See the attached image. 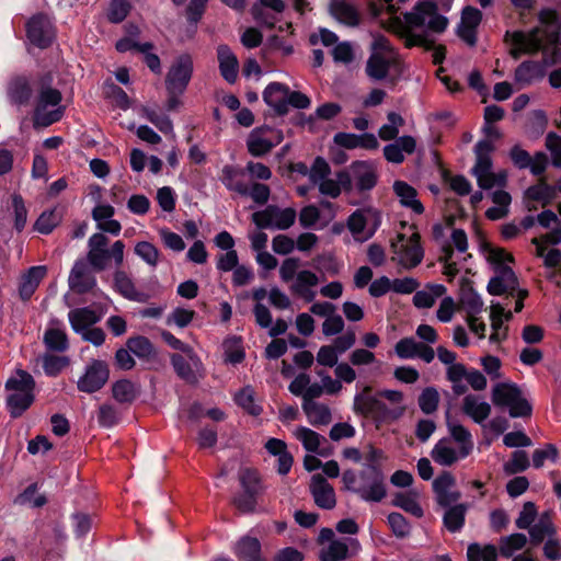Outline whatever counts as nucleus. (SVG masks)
I'll list each match as a JSON object with an SVG mask.
<instances>
[{
  "label": "nucleus",
  "mask_w": 561,
  "mask_h": 561,
  "mask_svg": "<svg viewBox=\"0 0 561 561\" xmlns=\"http://www.w3.org/2000/svg\"><path fill=\"white\" fill-rule=\"evenodd\" d=\"M319 279L317 275L310 271H300L296 277V284L293 286V290L306 298L307 301H311L314 298V293L310 291V287H314Z\"/></svg>",
  "instance_id": "42"
},
{
  "label": "nucleus",
  "mask_w": 561,
  "mask_h": 561,
  "mask_svg": "<svg viewBox=\"0 0 561 561\" xmlns=\"http://www.w3.org/2000/svg\"><path fill=\"white\" fill-rule=\"evenodd\" d=\"M302 410L313 426L328 425L332 420L331 411L324 404L312 403L308 407L302 405Z\"/></svg>",
  "instance_id": "44"
},
{
  "label": "nucleus",
  "mask_w": 561,
  "mask_h": 561,
  "mask_svg": "<svg viewBox=\"0 0 561 561\" xmlns=\"http://www.w3.org/2000/svg\"><path fill=\"white\" fill-rule=\"evenodd\" d=\"M289 87L280 82H271L263 91V101L274 110L276 116H284L288 113L286 93Z\"/></svg>",
  "instance_id": "13"
},
{
  "label": "nucleus",
  "mask_w": 561,
  "mask_h": 561,
  "mask_svg": "<svg viewBox=\"0 0 561 561\" xmlns=\"http://www.w3.org/2000/svg\"><path fill=\"white\" fill-rule=\"evenodd\" d=\"M44 343L53 352H65L69 347L67 334L59 329H48L44 334Z\"/></svg>",
  "instance_id": "47"
},
{
  "label": "nucleus",
  "mask_w": 561,
  "mask_h": 561,
  "mask_svg": "<svg viewBox=\"0 0 561 561\" xmlns=\"http://www.w3.org/2000/svg\"><path fill=\"white\" fill-rule=\"evenodd\" d=\"M329 10L334 19L345 25L357 26L360 22L358 10L345 0H331Z\"/></svg>",
  "instance_id": "23"
},
{
  "label": "nucleus",
  "mask_w": 561,
  "mask_h": 561,
  "mask_svg": "<svg viewBox=\"0 0 561 561\" xmlns=\"http://www.w3.org/2000/svg\"><path fill=\"white\" fill-rule=\"evenodd\" d=\"M312 266L317 271L321 273H328L331 276L337 275L340 273V264L336 262L334 255L331 253L318 254L312 260Z\"/></svg>",
  "instance_id": "58"
},
{
  "label": "nucleus",
  "mask_w": 561,
  "mask_h": 561,
  "mask_svg": "<svg viewBox=\"0 0 561 561\" xmlns=\"http://www.w3.org/2000/svg\"><path fill=\"white\" fill-rule=\"evenodd\" d=\"M47 107L35 106L33 113V126L34 128L48 127L64 117L65 107L58 106L51 111H46Z\"/></svg>",
  "instance_id": "41"
},
{
  "label": "nucleus",
  "mask_w": 561,
  "mask_h": 561,
  "mask_svg": "<svg viewBox=\"0 0 561 561\" xmlns=\"http://www.w3.org/2000/svg\"><path fill=\"white\" fill-rule=\"evenodd\" d=\"M194 72V62L190 54H181L170 66L164 84L165 89L185 92Z\"/></svg>",
  "instance_id": "7"
},
{
  "label": "nucleus",
  "mask_w": 561,
  "mask_h": 561,
  "mask_svg": "<svg viewBox=\"0 0 561 561\" xmlns=\"http://www.w3.org/2000/svg\"><path fill=\"white\" fill-rule=\"evenodd\" d=\"M127 348L138 358L150 360L156 357V348L151 341L144 335L131 336L126 341Z\"/></svg>",
  "instance_id": "34"
},
{
  "label": "nucleus",
  "mask_w": 561,
  "mask_h": 561,
  "mask_svg": "<svg viewBox=\"0 0 561 561\" xmlns=\"http://www.w3.org/2000/svg\"><path fill=\"white\" fill-rule=\"evenodd\" d=\"M530 466L528 455L525 450H515L511 459L503 466L506 474H515L526 471Z\"/></svg>",
  "instance_id": "50"
},
{
  "label": "nucleus",
  "mask_w": 561,
  "mask_h": 561,
  "mask_svg": "<svg viewBox=\"0 0 561 561\" xmlns=\"http://www.w3.org/2000/svg\"><path fill=\"white\" fill-rule=\"evenodd\" d=\"M546 76L545 65L540 61L525 60L514 72L515 81L518 83L530 84L535 80H541Z\"/></svg>",
  "instance_id": "26"
},
{
  "label": "nucleus",
  "mask_w": 561,
  "mask_h": 561,
  "mask_svg": "<svg viewBox=\"0 0 561 561\" xmlns=\"http://www.w3.org/2000/svg\"><path fill=\"white\" fill-rule=\"evenodd\" d=\"M459 305L468 316L478 314L483 308V301L474 289L473 282L467 277L460 280Z\"/></svg>",
  "instance_id": "14"
},
{
  "label": "nucleus",
  "mask_w": 561,
  "mask_h": 561,
  "mask_svg": "<svg viewBox=\"0 0 561 561\" xmlns=\"http://www.w3.org/2000/svg\"><path fill=\"white\" fill-rule=\"evenodd\" d=\"M46 273V266L38 265L30 267L22 276L19 286V295L23 301L31 299Z\"/></svg>",
  "instance_id": "19"
},
{
  "label": "nucleus",
  "mask_w": 561,
  "mask_h": 561,
  "mask_svg": "<svg viewBox=\"0 0 561 561\" xmlns=\"http://www.w3.org/2000/svg\"><path fill=\"white\" fill-rule=\"evenodd\" d=\"M36 89L38 92L36 105L38 107H58L61 106V92L53 87L54 75L51 71L35 72Z\"/></svg>",
  "instance_id": "11"
},
{
  "label": "nucleus",
  "mask_w": 561,
  "mask_h": 561,
  "mask_svg": "<svg viewBox=\"0 0 561 561\" xmlns=\"http://www.w3.org/2000/svg\"><path fill=\"white\" fill-rule=\"evenodd\" d=\"M5 390L13 392H34L36 383L34 377L24 369H16L15 376L5 381Z\"/></svg>",
  "instance_id": "35"
},
{
  "label": "nucleus",
  "mask_w": 561,
  "mask_h": 561,
  "mask_svg": "<svg viewBox=\"0 0 561 561\" xmlns=\"http://www.w3.org/2000/svg\"><path fill=\"white\" fill-rule=\"evenodd\" d=\"M387 519L392 534L397 538L403 539L410 536L411 525L401 513L392 512L388 515Z\"/></svg>",
  "instance_id": "53"
},
{
  "label": "nucleus",
  "mask_w": 561,
  "mask_h": 561,
  "mask_svg": "<svg viewBox=\"0 0 561 561\" xmlns=\"http://www.w3.org/2000/svg\"><path fill=\"white\" fill-rule=\"evenodd\" d=\"M241 492L232 499V504L242 514L255 512L257 500L264 492L261 476L256 469L244 468L239 472Z\"/></svg>",
  "instance_id": "2"
},
{
  "label": "nucleus",
  "mask_w": 561,
  "mask_h": 561,
  "mask_svg": "<svg viewBox=\"0 0 561 561\" xmlns=\"http://www.w3.org/2000/svg\"><path fill=\"white\" fill-rule=\"evenodd\" d=\"M68 320L71 329L81 334L92 325L96 324L101 317L90 307L76 308L69 311Z\"/></svg>",
  "instance_id": "21"
},
{
  "label": "nucleus",
  "mask_w": 561,
  "mask_h": 561,
  "mask_svg": "<svg viewBox=\"0 0 561 561\" xmlns=\"http://www.w3.org/2000/svg\"><path fill=\"white\" fill-rule=\"evenodd\" d=\"M135 253L151 266L158 264L159 250L148 241L138 242L135 245Z\"/></svg>",
  "instance_id": "63"
},
{
  "label": "nucleus",
  "mask_w": 561,
  "mask_h": 561,
  "mask_svg": "<svg viewBox=\"0 0 561 561\" xmlns=\"http://www.w3.org/2000/svg\"><path fill=\"white\" fill-rule=\"evenodd\" d=\"M217 57L221 77L228 83H234L237 81L239 70V61L237 56L231 51L229 46L219 45L217 48Z\"/></svg>",
  "instance_id": "18"
},
{
  "label": "nucleus",
  "mask_w": 561,
  "mask_h": 561,
  "mask_svg": "<svg viewBox=\"0 0 561 561\" xmlns=\"http://www.w3.org/2000/svg\"><path fill=\"white\" fill-rule=\"evenodd\" d=\"M114 289L130 301L144 302L146 295L136 289L126 272L117 270L114 273Z\"/></svg>",
  "instance_id": "25"
},
{
  "label": "nucleus",
  "mask_w": 561,
  "mask_h": 561,
  "mask_svg": "<svg viewBox=\"0 0 561 561\" xmlns=\"http://www.w3.org/2000/svg\"><path fill=\"white\" fill-rule=\"evenodd\" d=\"M73 523V531L77 538L85 537L91 530L93 518L91 515L82 512H77L71 515Z\"/></svg>",
  "instance_id": "62"
},
{
  "label": "nucleus",
  "mask_w": 561,
  "mask_h": 561,
  "mask_svg": "<svg viewBox=\"0 0 561 561\" xmlns=\"http://www.w3.org/2000/svg\"><path fill=\"white\" fill-rule=\"evenodd\" d=\"M481 250L488 254L486 260L492 266L515 262L513 254L503 248H495L489 242H483Z\"/></svg>",
  "instance_id": "49"
},
{
  "label": "nucleus",
  "mask_w": 561,
  "mask_h": 561,
  "mask_svg": "<svg viewBox=\"0 0 561 561\" xmlns=\"http://www.w3.org/2000/svg\"><path fill=\"white\" fill-rule=\"evenodd\" d=\"M531 458L534 468L540 469L545 465L546 460L553 463L558 462L560 459V451L554 444L548 443L543 448L535 449Z\"/></svg>",
  "instance_id": "48"
},
{
  "label": "nucleus",
  "mask_w": 561,
  "mask_h": 561,
  "mask_svg": "<svg viewBox=\"0 0 561 561\" xmlns=\"http://www.w3.org/2000/svg\"><path fill=\"white\" fill-rule=\"evenodd\" d=\"M554 195V187L548 184L545 179H541L538 184L529 186L524 193L525 199L540 202L543 206L549 204Z\"/></svg>",
  "instance_id": "40"
},
{
  "label": "nucleus",
  "mask_w": 561,
  "mask_h": 561,
  "mask_svg": "<svg viewBox=\"0 0 561 561\" xmlns=\"http://www.w3.org/2000/svg\"><path fill=\"white\" fill-rule=\"evenodd\" d=\"M113 398L122 404H131L139 396V389L129 379H119L112 385Z\"/></svg>",
  "instance_id": "30"
},
{
  "label": "nucleus",
  "mask_w": 561,
  "mask_h": 561,
  "mask_svg": "<svg viewBox=\"0 0 561 561\" xmlns=\"http://www.w3.org/2000/svg\"><path fill=\"white\" fill-rule=\"evenodd\" d=\"M449 439H439L431 451V457L440 466L450 467L460 458L457 451L448 446Z\"/></svg>",
  "instance_id": "36"
},
{
  "label": "nucleus",
  "mask_w": 561,
  "mask_h": 561,
  "mask_svg": "<svg viewBox=\"0 0 561 561\" xmlns=\"http://www.w3.org/2000/svg\"><path fill=\"white\" fill-rule=\"evenodd\" d=\"M274 218V228L287 230L295 224L296 210L291 207L280 209L275 205Z\"/></svg>",
  "instance_id": "59"
},
{
  "label": "nucleus",
  "mask_w": 561,
  "mask_h": 561,
  "mask_svg": "<svg viewBox=\"0 0 561 561\" xmlns=\"http://www.w3.org/2000/svg\"><path fill=\"white\" fill-rule=\"evenodd\" d=\"M416 148V140L410 135L399 137L394 142L383 147V157L388 162L400 164L404 161V152L412 154Z\"/></svg>",
  "instance_id": "16"
},
{
  "label": "nucleus",
  "mask_w": 561,
  "mask_h": 561,
  "mask_svg": "<svg viewBox=\"0 0 561 561\" xmlns=\"http://www.w3.org/2000/svg\"><path fill=\"white\" fill-rule=\"evenodd\" d=\"M131 8V3L128 0H111L106 18L110 23L119 24L128 16Z\"/></svg>",
  "instance_id": "46"
},
{
  "label": "nucleus",
  "mask_w": 561,
  "mask_h": 561,
  "mask_svg": "<svg viewBox=\"0 0 561 561\" xmlns=\"http://www.w3.org/2000/svg\"><path fill=\"white\" fill-rule=\"evenodd\" d=\"M520 388L514 382H500L493 387L492 402L496 407H510L520 394Z\"/></svg>",
  "instance_id": "28"
},
{
  "label": "nucleus",
  "mask_w": 561,
  "mask_h": 561,
  "mask_svg": "<svg viewBox=\"0 0 561 561\" xmlns=\"http://www.w3.org/2000/svg\"><path fill=\"white\" fill-rule=\"evenodd\" d=\"M413 26L407 24L404 18L394 16L389 19V31L398 37L404 39L407 48L423 47L425 50L434 48V39L430 38L426 33L416 34L411 31Z\"/></svg>",
  "instance_id": "10"
},
{
  "label": "nucleus",
  "mask_w": 561,
  "mask_h": 561,
  "mask_svg": "<svg viewBox=\"0 0 561 561\" xmlns=\"http://www.w3.org/2000/svg\"><path fill=\"white\" fill-rule=\"evenodd\" d=\"M527 537L522 533L501 537L499 551L504 558H511L515 551L522 550L527 545Z\"/></svg>",
  "instance_id": "43"
},
{
  "label": "nucleus",
  "mask_w": 561,
  "mask_h": 561,
  "mask_svg": "<svg viewBox=\"0 0 561 561\" xmlns=\"http://www.w3.org/2000/svg\"><path fill=\"white\" fill-rule=\"evenodd\" d=\"M370 392L371 387L366 386L362 392L355 394L353 404L355 414L370 419L377 428L402 416L404 412L403 407L391 409L383 401L371 396Z\"/></svg>",
  "instance_id": "1"
},
{
  "label": "nucleus",
  "mask_w": 561,
  "mask_h": 561,
  "mask_svg": "<svg viewBox=\"0 0 561 561\" xmlns=\"http://www.w3.org/2000/svg\"><path fill=\"white\" fill-rule=\"evenodd\" d=\"M462 411L476 423L481 424L491 413V405L488 402H478L473 394L463 398Z\"/></svg>",
  "instance_id": "31"
},
{
  "label": "nucleus",
  "mask_w": 561,
  "mask_h": 561,
  "mask_svg": "<svg viewBox=\"0 0 561 561\" xmlns=\"http://www.w3.org/2000/svg\"><path fill=\"white\" fill-rule=\"evenodd\" d=\"M34 392H13L5 399V407L11 419L21 417L34 403Z\"/></svg>",
  "instance_id": "27"
},
{
  "label": "nucleus",
  "mask_w": 561,
  "mask_h": 561,
  "mask_svg": "<svg viewBox=\"0 0 561 561\" xmlns=\"http://www.w3.org/2000/svg\"><path fill=\"white\" fill-rule=\"evenodd\" d=\"M11 199L14 216L13 227L18 232H22L26 226L27 209L24 199L20 194L13 193Z\"/></svg>",
  "instance_id": "52"
},
{
  "label": "nucleus",
  "mask_w": 561,
  "mask_h": 561,
  "mask_svg": "<svg viewBox=\"0 0 561 561\" xmlns=\"http://www.w3.org/2000/svg\"><path fill=\"white\" fill-rule=\"evenodd\" d=\"M236 404L252 416H259L263 412L262 405L255 402V393L251 386L241 388L233 398Z\"/></svg>",
  "instance_id": "37"
},
{
  "label": "nucleus",
  "mask_w": 561,
  "mask_h": 561,
  "mask_svg": "<svg viewBox=\"0 0 561 561\" xmlns=\"http://www.w3.org/2000/svg\"><path fill=\"white\" fill-rule=\"evenodd\" d=\"M401 253L407 262H409L410 267H415L422 262L424 250L421 245V236L419 232L412 233L409 242L401 247Z\"/></svg>",
  "instance_id": "39"
},
{
  "label": "nucleus",
  "mask_w": 561,
  "mask_h": 561,
  "mask_svg": "<svg viewBox=\"0 0 561 561\" xmlns=\"http://www.w3.org/2000/svg\"><path fill=\"white\" fill-rule=\"evenodd\" d=\"M447 426L454 440L460 444L459 456L466 458L473 449L471 433L461 424H455L447 419Z\"/></svg>",
  "instance_id": "33"
},
{
  "label": "nucleus",
  "mask_w": 561,
  "mask_h": 561,
  "mask_svg": "<svg viewBox=\"0 0 561 561\" xmlns=\"http://www.w3.org/2000/svg\"><path fill=\"white\" fill-rule=\"evenodd\" d=\"M392 187L403 207L412 209L413 213L417 215L424 213L423 204L416 198L417 191L412 185L404 181L397 180Z\"/></svg>",
  "instance_id": "22"
},
{
  "label": "nucleus",
  "mask_w": 561,
  "mask_h": 561,
  "mask_svg": "<svg viewBox=\"0 0 561 561\" xmlns=\"http://www.w3.org/2000/svg\"><path fill=\"white\" fill-rule=\"evenodd\" d=\"M296 437L301 442L304 448L307 451L318 454L322 457L329 456V453H323V450H320L321 442H325V438L319 433L308 427L299 426L296 430Z\"/></svg>",
  "instance_id": "32"
},
{
  "label": "nucleus",
  "mask_w": 561,
  "mask_h": 561,
  "mask_svg": "<svg viewBox=\"0 0 561 561\" xmlns=\"http://www.w3.org/2000/svg\"><path fill=\"white\" fill-rule=\"evenodd\" d=\"M171 365L181 379L188 383L196 382V376L191 364L181 354L174 353L171 355Z\"/></svg>",
  "instance_id": "54"
},
{
  "label": "nucleus",
  "mask_w": 561,
  "mask_h": 561,
  "mask_svg": "<svg viewBox=\"0 0 561 561\" xmlns=\"http://www.w3.org/2000/svg\"><path fill=\"white\" fill-rule=\"evenodd\" d=\"M350 168L359 193L371 191L377 185L378 175L367 161H354Z\"/></svg>",
  "instance_id": "15"
},
{
  "label": "nucleus",
  "mask_w": 561,
  "mask_h": 561,
  "mask_svg": "<svg viewBox=\"0 0 561 561\" xmlns=\"http://www.w3.org/2000/svg\"><path fill=\"white\" fill-rule=\"evenodd\" d=\"M145 116L164 135H168L173 131V123L167 114H161L154 110L146 108Z\"/></svg>",
  "instance_id": "60"
},
{
  "label": "nucleus",
  "mask_w": 561,
  "mask_h": 561,
  "mask_svg": "<svg viewBox=\"0 0 561 561\" xmlns=\"http://www.w3.org/2000/svg\"><path fill=\"white\" fill-rule=\"evenodd\" d=\"M439 393L435 387H426L417 398V403L424 414H433L439 405Z\"/></svg>",
  "instance_id": "45"
},
{
  "label": "nucleus",
  "mask_w": 561,
  "mask_h": 561,
  "mask_svg": "<svg viewBox=\"0 0 561 561\" xmlns=\"http://www.w3.org/2000/svg\"><path fill=\"white\" fill-rule=\"evenodd\" d=\"M247 146L253 157H263L273 149L274 144L268 139L255 137V135L251 134Z\"/></svg>",
  "instance_id": "64"
},
{
  "label": "nucleus",
  "mask_w": 561,
  "mask_h": 561,
  "mask_svg": "<svg viewBox=\"0 0 561 561\" xmlns=\"http://www.w3.org/2000/svg\"><path fill=\"white\" fill-rule=\"evenodd\" d=\"M121 421L117 409L112 404H101L98 410V423L101 427L112 428Z\"/></svg>",
  "instance_id": "55"
},
{
  "label": "nucleus",
  "mask_w": 561,
  "mask_h": 561,
  "mask_svg": "<svg viewBox=\"0 0 561 561\" xmlns=\"http://www.w3.org/2000/svg\"><path fill=\"white\" fill-rule=\"evenodd\" d=\"M348 558V547L342 540H333L320 552L321 561H343Z\"/></svg>",
  "instance_id": "51"
},
{
  "label": "nucleus",
  "mask_w": 561,
  "mask_h": 561,
  "mask_svg": "<svg viewBox=\"0 0 561 561\" xmlns=\"http://www.w3.org/2000/svg\"><path fill=\"white\" fill-rule=\"evenodd\" d=\"M36 89L35 72L14 75L7 84V98L11 105L19 108L31 104Z\"/></svg>",
  "instance_id": "5"
},
{
  "label": "nucleus",
  "mask_w": 561,
  "mask_h": 561,
  "mask_svg": "<svg viewBox=\"0 0 561 561\" xmlns=\"http://www.w3.org/2000/svg\"><path fill=\"white\" fill-rule=\"evenodd\" d=\"M110 377L108 365L101 359H93L87 366L85 373L78 380L77 387L85 393H93L103 388Z\"/></svg>",
  "instance_id": "9"
},
{
  "label": "nucleus",
  "mask_w": 561,
  "mask_h": 561,
  "mask_svg": "<svg viewBox=\"0 0 561 561\" xmlns=\"http://www.w3.org/2000/svg\"><path fill=\"white\" fill-rule=\"evenodd\" d=\"M93 272L84 260H77L68 278L70 289L78 295H85L88 293L96 295L100 289L98 288Z\"/></svg>",
  "instance_id": "8"
},
{
  "label": "nucleus",
  "mask_w": 561,
  "mask_h": 561,
  "mask_svg": "<svg viewBox=\"0 0 561 561\" xmlns=\"http://www.w3.org/2000/svg\"><path fill=\"white\" fill-rule=\"evenodd\" d=\"M538 515L537 506L534 502H526L515 520L518 529H528L535 522Z\"/></svg>",
  "instance_id": "61"
},
{
  "label": "nucleus",
  "mask_w": 561,
  "mask_h": 561,
  "mask_svg": "<svg viewBox=\"0 0 561 561\" xmlns=\"http://www.w3.org/2000/svg\"><path fill=\"white\" fill-rule=\"evenodd\" d=\"M504 41L515 46L510 51L511 56L514 59H519L522 54L526 51V48L528 46L526 33L523 31H506L504 35Z\"/></svg>",
  "instance_id": "57"
},
{
  "label": "nucleus",
  "mask_w": 561,
  "mask_h": 561,
  "mask_svg": "<svg viewBox=\"0 0 561 561\" xmlns=\"http://www.w3.org/2000/svg\"><path fill=\"white\" fill-rule=\"evenodd\" d=\"M310 493L318 507L322 510L335 507L336 497L334 489L322 474L316 473L311 477Z\"/></svg>",
  "instance_id": "12"
},
{
  "label": "nucleus",
  "mask_w": 561,
  "mask_h": 561,
  "mask_svg": "<svg viewBox=\"0 0 561 561\" xmlns=\"http://www.w3.org/2000/svg\"><path fill=\"white\" fill-rule=\"evenodd\" d=\"M438 4L433 0H417L412 11L403 13L408 25L423 27L426 18L430 16L427 28L431 32L442 34L448 26V19L437 13Z\"/></svg>",
  "instance_id": "3"
},
{
  "label": "nucleus",
  "mask_w": 561,
  "mask_h": 561,
  "mask_svg": "<svg viewBox=\"0 0 561 561\" xmlns=\"http://www.w3.org/2000/svg\"><path fill=\"white\" fill-rule=\"evenodd\" d=\"M467 505L456 504L450 506L444 514L443 523L444 526L450 533H458L462 529L466 523Z\"/></svg>",
  "instance_id": "38"
},
{
  "label": "nucleus",
  "mask_w": 561,
  "mask_h": 561,
  "mask_svg": "<svg viewBox=\"0 0 561 561\" xmlns=\"http://www.w3.org/2000/svg\"><path fill=\"white\" fill-rule=\"evenodd\" d=\"M65 215V208L55 206L44 210L36 219L33 229L42 234H49L60 225Z\"/></svg>",
  "instance_id": "24"
},
{
  "label": "nucleus",
  "mask_w": 561,
  "mask_h": 561,
  "mask_svg": "<svg viewBox=\"0 0 561 561\" xmlns=\"http://www.w3.org/2000/svg\"><path fill=\"white\" fill-rule=\"evenodd\" d=\"M245 172L243 169L233 164H226L221 169L219 180L228 191L245 195L248 193V184L243 180Z\"/></svg>",
  "instance_id": "17"
},
{
  "label": "nucleus",
  "mask_w": 561,
  "mask_h": 561,
  "mask_svg": "<svg viewBox=\"0 0 561 561\" xmlns=\"http://www.w3.org/2000/svg\"><path fill=\"white\" fill-rule=\"evenodd\" d=\"M392 504L417 518L422 517L424 514V511L417 501L413 496L405 493H397Z\"/></svg>",
  "instance_id": "56"
},
{
  "label": "nucleus",
  "mask_w": 561,
  "mask_h": 561,
  "mask_svg": "<svg viewBox=\"0 0 561 561\" xmlns=\"http://www.w3.org/2000/svg\"><path fill=\"white\" fill-rule=\"evenodd\" d=\"M26 38L31 45L47 49L55 41V30L49 18L45 13L32 15L25 24Z\"/></svg>",
  "instance_id": "6"
},
{
  "label": "nucleus",
  "mask_w": 561,
  "mask_h": 561,
  "mask_svg": "<svg viewBox=\"0 0 561 561\" xmlns=\"http://www.w3.org/2000/svg\"><path fill=\"white\" fill-rule=\"evenodd\" d=\"M233 553L240 561H264L261 542L255 537H241L234 545Z\"/></svg>",
  "instance_id": "20"
},
{
  "label": "nucleus",
  "mask_w": 561,
  "mask_h": 561,
  "mask_svg": "<svg viewBox=\"0 0 561 561\" xmlns=\"http://www.w3.org/2000/svg\"><path fill=\"white\" fill-rule=\"evenodd\" d=\"M391 62L380 53H373L366 62V75L376 81H380L387 78Z\"/></svg>",
  "instance_id": "29"
},
{
  "label": "nucleus",
  "mask_w": 561,
  "mask_h": 561,
  "mask_svg": "<svg viewBox=\"0 0 561 561\" xmlns=\"http://www.w3.org/2000/svg\"><path fill=\"white\" fill-rule=\"evenodd\" d=\"M362 481L357 494L366 502H381L387 495L381 466H365L358 473Z\"/></svg>",
  "instance_id": "4"
}]
</instances>
